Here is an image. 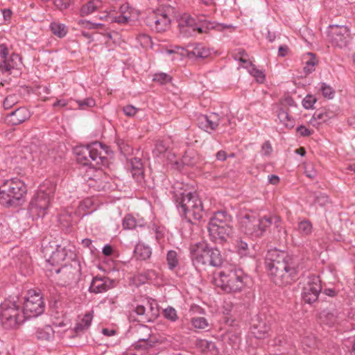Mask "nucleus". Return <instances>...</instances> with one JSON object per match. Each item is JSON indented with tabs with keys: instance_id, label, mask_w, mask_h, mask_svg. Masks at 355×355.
Instances as JSON below:
<instances>
[{
	"instance_id": "32",
	"label": "nucleus",
	"mask_w": 355,
	"mask_h": 355,
	"mask_svg": "<svg viewBox=\"0 0 355 355\" xmlns=\"http://www.w3.org/2000/svg\"><path fill=\"white\" fill-rule=\"evenodd\" d=\"M109 288L106 281L103 278L94 277L90 284L89 291L95 293L106 291Z\"/></svg>"
},
{
	"instance_id": "43",
	"label": "nucleus",
	"mask_w": 355,
	"mask_h": 355,
	"mask_svg": "<svg viewBox=\"0 0 355 355\" xmlns=\"http://www.w3.org/2000/svg\"><path fill=\"white\" fill-rule=\"evenodd\" d=\"M250 73L253 76L256 80L259 83H262L266 79L265 74L263 72L255 67V65L252 64V62H249V69H248Z\"/></svg>"
},
{
	"instance_id": "31",
	"label": "nucleus",
	"mask_w": 355,
	"mask_h": 355,
	"mask_svg": "<svg viewBox=\"0 0 355 355\" xmlns=\"http://www.w3.org/2000/svg\"><path fill=\"white\" fill-rule=\"evenodd\" d=\"M134 253L137 259L146 260L151 256L152 250L148 245L139 243L135 248Z\"/></svg>"
},
{
	"instance_id": "41",
	"label": "nucleus",
	"mask_w": 355,
	"mask_h": 355,
	"mask_svg": "<svg viewBox=\"0 0 355 355\" xmlns=\"http://www.w3.org/2000/svg\"><path fill=\"white\" fill-rule=\"evenodd\" d=\"M297 230L302 236H309L312 233V223L309 220H303L298 223Z\"/></svg>"
},
{
	"instance_id": "23",
	"label": "nucleus",
	"mask_w": 355,
	"mask_h": 355,
	"mask_svg": "<svg viewBox=\"0 0 355 355\" xmlns=\"http://www.w3.org/2000/svg\"><path fill=\"white\" fill-rule=\"evenodd\" d=\"M241 231L251 238L254 233V225H260L259 218L253 212L246 213L241 218Z\"/></svg>"
},
{
	"instance_id": "47",
	"label": "nucleus",
	"mask_w": 355,
	"mask_h": 355,
	"mask_svg": "<svg viewBox=\"0 0 355 355\" xmlns=\"http://www.w3.org/2000/svg\"><path fill=\"white\" fill-rule=\"evenodd\" d=\"M320 89L324 97L327 98L329 99H331L334 98L335 91L331 87H330L327 84L322 83L320 84Z\"/></svg>"
},
{
	"instance_id": "25",
	"label": "nucleus",
	"mask_w": 355,
	"mask_h": 355,
	"mask_svg": "<svg viewBox=\"0 0 355 355\" xmlns=\"http://www.w3.org/2000/svg\"><path fill=\"white\" fill-rule=\"evenodd\" d=\"M136 338L137 339V344L135 347L142 350H146L148 347H151V342L149 338L151 336V330L146 325H139L136 329Z\"/></svg>"
},
{
	"instance_id": "53",
	"label": "nucleus",
	"mask_w": 355,
	"mask_h": 355,
	"mask_svg": "<svg viewBox=\"0 0 355 355\" xmlns=\"http://www.w3.org/2000/svg\"><path fill=\"white\" fill-rule=\"evenodd\" d=\"M182 163L184 165L192 166L195 165L196 161L194 156L192 155V153H187L183 157H182Z\"/></svg>"
},
{
	"instance_id": "38",
	"label": "nucleus",
	"mask_w": 355,
	"mask_h": 355,
	"mask_svg": "<svg viewBox=\"0 0 355 355\" xmlns=\"http://www.w3.org/2000/svg\"><path fill=\"white\" fill-rule=\"evenodd\" d=\"M166 262L168 269L175 270L179 266V257L178 252L175 250H169L166 254Z\"/></svg>"
},
{
	"instance_id": "58",
	"label": "nucleus",
	"mask_w": 355,
	"mask_h": 355,
	"mask_svg": "<svg viewBox=\"0 0 355 355\" xmlns=\"http://www.w3.org/2000/svg\"><path fill=\"white\" fill-rule=\"evenodd\" d=\"M296 130L302 137H308L312 134V131L306 128L304 125L298 126Z\"/></svg>"
},
{
	"instance_id": "62",
	"label": "nucleus",
	"mask_w": 355,
	"mask_h": 355,
	"mask_svg": "<svg viewBox=\"0 0 355 355\" xmlns=\"http://www.w3.org/2000/svg\"><path fill=\"white\" fill-rule=\"evenodd\" d=\"M179 329L184 334H190L191 331V328L189 327V323L184 320L181 321Z\"/></svg>"
},
{
	"instance_id": "35",
	"label": "nucleus",
	"mask_w": 355,
	"mask_h": 355,
	"mask_svg": "<svg viewBox=\"0 0 355 355\" xmlns=\"http://www.w3.org/2000/svg\"><path fill=\"white\" fill-rule=\"evenodd\" d=\"M277 117L280 123L286 128L291 129L295 126V120L289 115L287 110L282 108L279 109L277 113Z\"/></svg>"
},
{
	"instance_id": "20",
	"label": "nucleus",
	"mask_w": 355,
	"mask_h": 355,
	"mask_svg": "<svg viewBox=\"0 0 355 355\" xmlns=\"http://www.w3.org/2000/svg\"><path fill=\"white\" fill-rule=\"evenodd\" d=\"M295 259H297L288 255L286 252L274 248L268 250L265 259V265L267 270L273 265L274 266H276L277 263H286Z\"/></svg>"
},
{
	"instance_id": "42",
	"label": "nucleus",
	"mask_w": 355,
	"mask_h": 355,
	"mask_svg": "<svg viewBox=\"0 0 355 355\" xmlns=\"http://www.w3.org/2000/svg\"><path fill=\"white\" fill-rule=\"evenodd\" d=\"M309 60L305 62V66L304 67V71L306 74H309L315 71V67L318 62L315 56L312 53L308 54Z\"/></svg>"
},
{
	"instance_id": "18",
	"label": "nucleus",
	"mask_w": 355,
	"mask_h": 355,
	"mask_svg": "<svg viewBox=\"0 0 355 355\" xmlns=\"http://www.w3.org/2000/svg\"><path fill=\"white\" fill-rule=\"evenodd\" d=\"M114 1V0H112ZM116 4H112V12H116V15L112 14V22L118 24H125L128 21L131 8L128 3H123V0H114Z\"/></svg>"
},
{
	"instance_id": "51",
	"label": "nucleus",
	"mask_w": 355,
	"mask_h": 355,
	"mask_svg": "<svg viewBox=\"0 0 355 355\" xmlns=\"http://www.w3.org/2000/svg\"><path fill=\"white\" fill-rule=\"evenodd\" d=\"M317 99L315 96L312 95H307L302 101V105L304 107L306 110L311 109L313 107L314 103L316 102Z\"/></svg>"
},
{
	"instance_id": "49",
	"label": "nucleus",
	"mask_w": 355,
	"mask_h": 355,
	"mask_svg": "<svg viewBox=\"0 0 355 355\" xmlns=\"http://www.w3.org/2000/svg\"><path fill=\"white\" fill-rule=\"evenodd\" d=\"M153 80L160 84H166L171 80V77L166 73H157L154 75Z\"/></svg>"
},
{
	"instance_id": "37",
	"label": "nucleus",
	"mask_w": 355,
	"mask_h": 355,
	"mask_svg": "<svg viewBox=\"0 0 355 355\" xmlns=\"http://www.w3.org/2000/svg\"><path fill=\"white\" fill-rule=\"evenodd\" d=\"M93 315L92 313H88L84 315L83 319L76 324L74 327V331L76 334H80L87 329L91 324Z\"/></svg>"
},
{
	"instance_id": "34",
	"label": "nucleus",
	"mask_w": 355,
	"mask_h": 355,
	"mask_svg": "<svg viewBox=\"0 0 355 355\" xmlns=\"http://www.w3.org/2000/svg\"><path fill=\"white\" fill-rule=\"evenodd\" d=\"M102 2L101 0H91L86 4L83 5L80 10V15L84 17L87 16L101 6Z\"/></svg>"
},
{
	"instance_id": "40",
	"label": "nucleus",
	"mask_w": 355,
	"mask_h": 355,
	"mask_svg": "<svg viewBox=\"0 0 355 355\" xmlns=\"http://www.w3.org/2000/svg\"><path fill=\"white\" fill-rule=\"evenodd\" d=\"M50 29L53 35L62 38L64 37L67 33V28L64 24L58 22H52L50 24Z\"/></svg>"
},
{
	"instance_id": "50",
	"label": "nucleus",
	"mask_w": 355,
	"mask_h": 355,
	"mask_svg": "<svg viewBox=\"0 0 355 355\" xmlns=\"http://www.w3.org/2000/svg\"><path fill=\"white\" fill-rule=\"evenodd\" d=\"M330 119L328 113L324 110H318L313 115V120H318L319 123H324Z\"/></svg>"
},
{
	"instance_id": "9",
	"label": "nucleus",
	"mask_w": 355,
	"mask_h": 355,
	"mask_svg": "<svg viewBox=\"0 0 355 355\" xmlns=\"http://www.w3.org/2000/svg\"><path fill=\"white\" fill-rule=\"evenodd\" d=\"M171 7L160 6L153 11L146 17V23L152 29L158 33L164 32L170 28Z\"/></svg>"
},
{
	"instance_id": "8",
	"label": "nucleus",
	"mask_w": 355,
	"mask_h": 355,
	"mask_svg": "<svg viewBox=\"0 0 355 355\" xmlns=\"http://www.w3.org/2000/svg\"><path fill=\"white\" fill-rule=\"evenodd\" d=\"M179 212L184 216L188 222L202 219L204 209L201 200L196 193L191 192L182 195L178 205Z\"/></svg>"
},
{
	"instance_id": "3",
	"label": "nucleus",
	"mask_w": 355,
	"mask_h": 355,
	"mask_svg": "<svg viewBox=\"0 0 355 355\" xmlns=\"http://www.w3.org/2000/svg\"><path fill=\"white\" fill-rule=\"evenodd\" d=\"M232 218L226 211L215 212L207 226L210 236L215 241H225L232 234Z\"/></svg>"
},
{
	"instance_id": "10",
	"label": "nucleus",
	"mask_w": 355,
	"mask_h": 355,
	"mask_svg": "<svg viewBox=\"0 0 355 355\" xmlns=\"http://www.w3.org/2000/svg\"><path fill=\"white\" fill-rule=\"evenodd\" d=\"M44 303L40 293L35 291H30L28 295L25 297L23 313L26 318L37 317L44 311Z\"/></svg>"
},
{
	"instance_id": "60",
	"label": "nucleus",
	"mask_w": 355,
	"mask_h": 355,
	"mask_svg": "<svg viewBox=\"0 0 355 355\" xmlns=\"http://www.w3.org/2000/svg\"><path fill=\"white\" fill-rule=\"evenodd\" d=\"M205 5L209 6L212 3H218L220 6L230 3L232 0H200Z\"/></svg>"
},
{
	"instance_id": "4",
	"label": "nucleus",
	"mask_w": 355,
	"mask_h": 355,
	"mask_svg": "<svg viewBox=\"0 0 355 355\" xmlns=\"http://www.w3.org/2000/svg\"><path fill=\"white\" fill-rule=\"evenodd\" d=\"M271 280L277 286H282L295 281L299 272L297 259L286 263H277L276 266L267 269Z\"/></svg>"
},
{
	"instance_id": "6",
	"label": "nucleus",
	"mask_w": 355,
	"mask_h": 355,
	"mask_svg": "<svg viewBox=\"0 0 355 355\" xmlns=\"http://www.w3.org/2000/svg\"><path fill=\"white\" fill-rule=\"evenodd\" d=\"M247 275L240 268H231L220 271L217 285L226 293H237L246 285Z\"/></svg>"
},
{
	"instance_id": "64",
	"label": "nucleus",
	"mask_w": 355,
	"mask_h": 355,
	"mask_svg": "<svg viewBox=\"0 0 355 355\" xmlns=\"http://www.w3.org/2000/svg\"><path fill=\"white\" fill-rule=\"evenodd\" d=\"M9 56V51L8 49L5 44H0V58L1 60Z\"/></svg>"
},
{
	"instance_id": "14",
	"label": "nucleus",
	"mask_w": 355,
	"mask_h": 355,
	"mask_svg": "<svg viewBox=\"0 0 355 355\" xmlns=\"http://www.w3.org/2000/svg\"><path fill=\"white\" fill-rule=\"evenodd\" d=\"M71 262L72 264H64L55 270V272L60 275V279L64 286L77 284L80 277V266L78 261L76 259Z\"/></svg>"
},
{
	"instance_id": "27",
	"label": "nucleus",
	"mask_w": 355,
	"mask_h": 355,
	"mask_svg": "<svg viewBox=\"0 0 355 355\" xmlns=\"http://www.w3.org/2000/svg\"><path fill=\"white\" fill-rule=\"evenodd\" d=\"M171 140L170 138L157 140L155 143L153 153L157 157H166L167 159H170L172 155L171 153Z\"/></svg>"
},
{
	"instance_id": "29",
	"label": "nucleus",
	"mask_w": 355,
	"mask_h": 355,
	"mask_svg": "<svg viewBox=\"0 0 355 355\" xmlns=\"http://www.w3.org/2000/svg\"><path fill=\"white\" fill-rule=\"evenodd\" d=\"M338 315L337 310L325 309L320 313L319 319L321 323L332 327L338 322Z\"/></svg>"
},
{
	"instance_id": "44",
	"label": "nucleus",
	"mask_w": 355,
	"mask_h": 355,
	"mask_svg": "<svg viewBox=\"0 0 355 355\" xmlns=\"http://www.w3.org/2000/svg\"><path fill=\"white\" fill-rule=\"evenodd\" d=\"M19 101V96L17 94H10L5 98L3 102V106L5 110H9L18 103Z\"/></svg>"
},
{
	"instance_id": "12",
	"label": "nucleus",
	"mask_w": 355,
	"mask_h": 355,
	"mask_svg": "<svg viewBox=\"0 0 355 355\" xmlns=\"http://www.w3.org/2000/svg\"><path fill=\"white\" fill-rule=\"evenodd\" d=\"M328 37L333 46L340 49L347 47L352 39L349 28L337 24L329 26Z\"/></svg>"
},
{
	"instance_id": "59",
	"label": "nucleus",
	"mask_w": 355,
	"mask_h": 355,
	"mask_svg": "<svg viewBox=\"0 0 355 355\" xmlns=\"http://www.w3.org/2000/svg\"><path fill=\"white\" fill-rule=\"evenodd\" d=\"M302 343L309 347H315L316 341L314 337L306 336L302 338Z\"/></svg>"
},
{
	"instance_id": "11",
	"label": "nucleus",
	"mask_w": 355,
	"mask_h": 355,
	"mask_svg": "<svg viewBox=\"0 0 355 355\" xmlns=\"http://www.w3.org/2000/svg\"><path fill=\"white\" fill-rule=\"evenodd\" d=\"M134 313L137 315L135 320L139 322H153L159 315V307L155 300L150 298L147 300L145 304L137 306L131 315L132 317H134Z\"/></svg>"
},
{
	"instance_id": "45",
	"label": "nucleus",
	"mask_w": 355,
	"mask_h": 355,
	"mask_svg": "<svg viewBox=\"0 0 355 355\" xmlns=\"http://www.w3.org/2000/svg\"><path fill=\"white\" fill-rule=\"evenodd\" d=\"M162 313L164 318L172 322H176L179 318L177 311L170 306L164 309Z\"/></svg>"
},
{
	"instance_id": "7",
	"label": "nucleus",
	"mask_w": 355,
	"mask_h": 355,
	"mask_svg": "<svg viewBox=\"0 0 355 355\" xmlns=\"http://www.w3.org/2000/svg\"><path fill=\"white\" fill-rule=\"evenodd\" d=\"M0 320L6 329L17 328L25 320L20 305L14 299H6L0 306Z\"/></svg>"
},
{
	"instance_id": "21",
	"label": "nucleus",
	"mask_w": 355,
	"mask_h": 355,
	"mask_svg": "<svg viewBox=\"0 0 355 355\" xmlns=\"http://www.w3.org/2000/svg\"><path fill=\"white\" fill-rule=\"evenodd\" d=\"M270 329V321L265 316L257 315L251 327L252 334L259 339H263L268 336Z\"/></svg>"
},
{
	"instance_id": "39",
	"label": "nucleus",
	"mask_w": 355,
	"mask_h": 355,
	"mask_svg": "<svg viewBox=\"0 0 355 355\" xmlns=\"http://www.w3.org/2000/svg\"><path fill=\"white\" fill-rule=\"evenodd\" d=\"M127 160L130 161L133 176L143 174V163L141 159L137 157H130Z\"/></svg>"
},
{
	"instance_id": "13",
	"label": "nucleus",
	"mask_w": 355,
	"mask_h": 355,
	"mask_svg": "<svg viewBox=\"0 0 355 355\" xmlns=\"http://www.w3.org/2000/svg\"><path fill=\"white\" fill-rule=\"evenodd\" d=\"M322 291V285L320 277L315 275H309L304 283L302 299L306 304H312L318 299Z\"/></svg>"
},
{
	"instance_id": "52",
	"label": "nucleus",
	"mask_w": 355,
	"mask_h": 355,
	"mask_svg": "<svg viewBox=\"0 0 355 355\" xmlns=\"http://www.w3.org/2000/svg\"><path fill=\"white\" fill-rule=\"evenodd\" d=\"M314 202L320 206H324L329 202V197L324 193H319L315 196Z\"/></svg>"
},
{
	"instance_id": "30",
	"label": "nucleus",
	"mask_w": 355,
	"mask_h": 355,
	"mask_svg": "<svg viewBox=\"0 0 355 355\" xmlns=\"http://www.w3.org/2000/svg\"><path fill=\"white\" fill-rule=\"evenodd\" d=\"M123 227L125 230H133L145 227L146 223L143 218H136L130 214L126 215L123 219Z\"/></svg>"
},
{
	"instance_id": "36",
	"label": "nucleus",
	"mask_w": 355,
	"mask_h": 355,
	"mask_svg": "<svg viewBox=\"0 0 355 355\" xmlns=\"http://www.w3.org/2000/svg\"><path fill=\"white\" fill-rule=\"evenodd\" d=\"M115 143L118 147V150L121 155H123L124 157L128 159L129 156H131L132 153V148L131 146L123 139L116 138Z\"/></svg>"
},
{
	"instance_id": "24",
	"label": "nucleus",
	"mask_w": 355,
	"mask_h": 355,
	"mask_svg": "<svg viewBox=\"0 0 355 355\" xmlns=\"http://www.w3.org/2000/svg\"><path fill=\"white\" fill-rule=\"evenodd\" d=\"M31 116V112L26 107H20L8 114L6 121L11 125H17L28 120Z\"/></svg>"
},
{
	"instance_id": "5",
	"label": "nucleus",
	"mask_w": 355,
	"mask_h": 355,
	"mask_svg": "<svg viewBox=\"0 0 355 355\" xmlns=\"http://www.w3.org/2000/svg\"><path fill=\"white\" fill-rule=\"evenodd\" d=\"M25 183L17 178L6 180L0 187V203L10 207L15 205L26 194Z\"/></svg>"
},
{
	"instance_id": "54",
	"label": "nucleus",
	"mask_w": 355,
	"mask_h": 355,
	"mask_svg": "<svg viewBox=\"0 0 355 355\" xmlns=\"http://www.w3.org/2000/svg\"><path fill=\"white\" fill-rule=\"evenodd\" d=\"M234 57L235 60H239L243 63H246L249 64L250 62L247 59L248 55L244 50H239L237 53L234 54Z\"/></svg>"
},
{
	"instance_id": "26",
	"label": "nucleus",
	"mask_w": 355,
	"mask_h": 355,
	"mask_svg": "<svg viewBox=\"0 0 355 355\" xmlns=\"http://www.w3.org/2000/svg\"><path fill=\"white\" fill-rule=\"evenodd\" d=\"M197 24L195 19L188 15H184L179 21L180 33L185 37H191L195 35V29Z\"/></svg>"
},
{
	"instance_id": "55",
	"label": "nucleus",
	"mask_w": 355,
	"mask_h": 355,
	"mask_svg": "<svg viewBox=\"0 0 355 355\" xmlns=\"http://www.w3.org/2000/svg\"><path fill=\"white\" fill-rule=\"evenodd\" d=\"M77 103L81 109H85L86 107H91L95 105V101L93 98H86L83 101H78Z\"/></svg>"
},
{
	"instance_id": "19",
	"label": "nucleus",
	"mask_w": 355,
	"mask_h": 355,
	"mask_svg": "<svg viewBox=\"0 0 355 355\" xmlns=\"http://www.w3.org/2000/svg\"><path fill=\"white\" fill-rule=\"evenodd\" d=\"M166 52L168 54L180 53L181 56L187 55L189 58L193 56L202 59L208 58L211 54L209 49L201 44H198L191 51L176 46L173 49H168Z\"/></svg>"
},
{
	"instance_id": "33",
	"label": "nucleus",
	"mask_w": 355,
	"mask_h": 355,
	"mask_svg": "<svg viewBox=\"0 0 355 355\" xmlns=\"http://www.w3.org/2000/svg\"><path fill=\"white\" fill-rule=\"evenodd\" d=\"M190 323L196 330L207 331L211 327L208 320L204 317H193L191 319Z\"/></svg>"
},
{
	"instance_id": "61",
	"label": "nucleus",
	"mask_w": 355,
	"mask_h": 355,
	"mask_svg": "<svg viewBox=\"0 0 355 355\" xmlns=\"http://www.w3.org/2000/svg\"><path fill=\"white\" fill-rule=\"evenodd\" d=\"M123 110L125 114L128 116H134L137 113V109L136 107H135L132 105H130L125 106L123 108Z\"/></svg>"
},
{
	"instance_id": "2",
	"label": "nucleus",
	"mask_w": 355,
	"mask_h": 355,
	"mask_svg": "<svg viewBox=\"0 0 355 355\" xmlns=\"http://www.w3.org/2000/svg\"><path fill=\"white\" fill-rule=\"evenodd\" d=\"M190 254L193 264L196 267L210 266L218 268L223 263L220 251L204 242L193 245L190 249Z\"/></svg>"
},
{
	"instance_id": "15",
	"label": "nucleus",
	"mask_w": 355,
	"mask_h": 355,
	"mask_svg": "<svg viewBox=\"0 0 355 355\" xmlns=\"http://www.w3.org/2000/svg\"><path fill=\"white\" fill-rule=\"evenodd\" d=\"M76 259V247L68 243L63 246L61 245H57V248L52 252L49 262H52V264H60L64 261H73Z\"/></svg>"
},
{
	"instance_id": "22",
	"label": "nucleus",
	"mask_w": 355,
	"mask_h": 355,
	"mask_svg": "<svg viewBox=\"0 0 355 355\" xmlns=\"http://www.w3.org/2000/svg\"><path fill=\"white\" fill-rule=\"evenodd\" d=\"M220 117L216 113H211L209 115L200 114L197 119L198 127L211 133L215 130L219 125Z\"/></svg>"
},
{
	"instance_id": "17",
	"label": "nucleus",
	"mask_w": 355,
	"mask_h": 355,
	"mask_svg": "<svg viewBox=\"0 0 355 355\" xmlns=\"http://www.w3.org/2000/svg\"><path fill=\"white\" fill-rule=\"evenodd\" d=\"M259 220L260 225H254V233L251 236L252 239L261 237L266 231V229L271 225H274L278 232H280L282 229V220L278 216H264L262 218H259Z\"/></svg>"
},
{
	"instance_id": "56",
	"label": "nucleus",
	"mask_w": 355,
	"mask_h": 355,
	"mask_svg": "<svg viewBox=\"0 0 355 355\" xmlns=\"http://www.w3.org/2000/svg\"><path fill=\"white\" fill-rule=\"evenodd\" d=\"M71 0H55V4L60 10H65L69 8Z\"/></svg>"
},
{
	"instance_id": "16",
	"label": "nucleus",
	"mask_w": 355,
	"mask_h": 355,
	"mask_svg": "<svg viewBox=\"0 0 355 355\" xmlns=\"http://www.w3.org/2000/svg\"><path fill=\"white\" fill-rule=\"evenodd\" d=\"M50 202V195L43 191H39L31 200L29 209L32 213L37 214L39 217H43L46 214Z\"/></svg>"
},
{
	"instance_id": "57",
	"label": "nucleus",
	"mask_w": 355,
	"mask_h": 355,
	"mask_svg": "<svg viewBox=\"0 0 355 355\" xmlns=\"http://www.w3.org/2000/svg\"><path fill=\"white\" fill-rule=\"evenodd\" d=\"M262 154L266 156H268L272 151V146L269 141H266L263 143L261 147Z\"/></svg>"
},
{
	"instance_id": "28",
	"label": "nucleus",
	"mask_w": 355,
	"mask_h": 355,
	"mask_svg": "<svg viewBox=\"0 0 355 355\" xmlns=\"http://www.w3.org/2000/svg\"><path fill=\"white\" fill-rule=\"evenodd\" d=\"M20 61V58L17 53H12L7 58L0 60V71L3 73L10 74L12 70L17 67V62Z\"/></svg>"
},
{
	"instance_id": "1",
	"label": "nucleus",
	"mask_w": 355,
	"mask_h": 355,
	"mask_svg": "<svg viewBox=\"0 0 355 355\" xmlns=\"http://www.w3.org/2000/svg\"><path fill=\"white\" fill-rule=\"evenodd\" d=\"M108 147L99 141H96L87 146H80L75 148L77 162L83 166H89V170L94 171L98 168L101 173L102 168H109L110 160L107 157Z\"/></svg>"
},
{
	"instance_id": "63",
	"label": "nucleus",
	"mask_w": 355,
	"mask_h": 355,
	"mask_svg": "<svg viewBox=\"0 0 355 355\" xmlns=\"http://www.w3.org/2000/svg\"><path fill=\"white\" fill-rule=\"evenodd\" d=\"M305 173H306V175L311 179L314 178L317 174L316 171L313 169V167L312 165H307L306 166Z\"/></svg>"
},
{
	"instance_id": "46",
	"label": "nucleus",
	"mask_w": 355,
	"mask_h": 355,
	"mask_svg": "<svg viewBox=\"0 0 355 355\" xmlns=\"http://www.w3.org/2000/svg\"><path fill=\"white\" fill-rule=\"evenodd\" d=\"M235 248L241 256H246L249 253L248 244L241 239L236 240Z\"/></svg>"
},
{
	"instance_id": "48",
	"label": "nucleus",
	"mask_w": 355,
	"mask_h": 355,
	"mask_svg": "<svg viewBox=\"0 0 355 355\" xmlns=\"http://www.w3.org/2000/svg\"><path fill=\"white\" fill-rule=\"evenodd\" d=\"M214 28L215 26L212 22L205 21L200 25L197 24L195 29V33H207L209 32V30L213 29Z\"/></svg>"
}]
</instances>
